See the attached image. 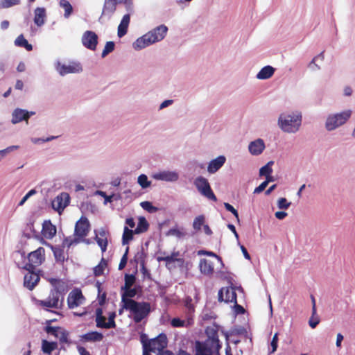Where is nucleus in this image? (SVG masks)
<instances>
[{
    "label": "nucleus",
    "mask_w": 355,
    "mask_h": 355,
    "mask_svg": "<svg viewBox=\"0 0 355 355\" xmlns=\"http://www.w3.org/2000/svg\"><path fill=\"white\" fill-rule=\"evenodd\" d=\"M302 115L299 111L281 114L278 118L279 128L287 133H295L302 125Z\"/></svg>",
    "instance_id": "obj_1"
},
{
    "label": "nucleus",
    "mask_w": 355,
    "mask_h": 355,
    "mask_svg": "<svg viewBox=\"0 0 355 355\" xmlns=\"http://www.w3.org/2000/svg\"><path fill=\"white\" fill-rule=\"evenodd\" d=\"M123 309L129 311L132 314V319L135 323L141 322L148 317L151 311L150 304L147 302H137L128 300L123 304Z\"/></svg>",
    "instance_id": "obj_2"
},
{
    "label": "nucleus",
    "mask_w": 355,
    "mask_h": 355,
    "mask_svg": "<svg viewBox=\"0 0 355 355\" xmlns=\"http://www.w3.org/2000/svg\"><path fill=\"white\" fill-rule=\"evenodd\" d=\"M351 110H346L339 113L329 114L325 122V128L328 131H333L345 124L352 115Z\"/></svg>",
    "instance_id": "obj_3"
},
{
    "label": "nucleus",
    "mask_w": 355,
    "mask_h": 355,
    "mask_svg": "<svg viewBox=\"0 0 355 355\" xmlns=\"http://www.w3.org/2000/svg\"><path fill=\"white\" fill-rule=\"evenodd\" d=\"M18 267L28 271L24 275V286L32 291L40 282V277L38 272L40 270H38L36 272L35 266H32V264H18Z\"/></svg>",
    "instance_id": "obj_4"
},
{
    "label": "nucleus",
    "mask_w": 355,
    "mask_h": 355,
    "mask_svg": "<svg viewBox=\"0 0 355 355\" xmlns=\"http://www.w3.org/2000/svg\"><path fill=\"white\" fill-rule=\"evenodd\" d=\"M167 346V337L165 334L161 333L157 337L150 339L147 344H144L143 355H150V352L156 351L162 352Z\"/></svg>",
    "instance_id": "obj_5"
},
{
    "label": "nucleus",
    "mask_w": 355,
    "mask_h": 355,
    "mask_svg": "<svg viewBox=\"0 0 355 355\" xmlns=\"http://www.w3.org/2000/svg\"><path fill=\"white\" fill-rule=\"evenodd\" d=\"M17 252L20 254L21 258L24 259L22 264H32V266H35L36 268L37 266H40L45 261V250L42 247L38 248L28 254L27 263H24L26 260L25 252L18 250Z\"/></svg>",
    "instance_id": "obj_6"
},
{
    "label": "nucleus",
    "mask_w": 355,
    "mask_h": 355,
    "mask_svg": "<svg viewBox=\"0 0 355 355\" xmlns=\"http://www.w3.org/2000/svg\"><path fill=\"white\" fill-rule=\"evenodd\" d=\"M194 185L201 195L214 202L217 200V198L213 192L207 178L202 176H198L194 180Z\"/></svg>",
    "instance_id": "obj_7"
},
{
    "label": "nucleus",
    "mask_w": 355,
    "mask_h": 355,
    "mask_svg": "<svg viewBox=\"0 0 355 355\" xmlns=\"http://www.w3.org/2000/svg\"><path fill=\"white\" fill-rule=\"evenodd\" d=\"M55 68L58 73L62 76L69 73H79L83 71L81 64L76 62H70L69 64H64L58 61L55 64Z\"/></svg>",
    "instance_id": "obj_8"
},
{
    "label": "nucleus",
    "mask_w": 355,
    "mask_h": 355,
    "mask_svg": "<svg viewBox=\"0 0 355 355\" xmlns=\"http://www.w3.org/2000/svg\"><path fill=\"white\" fill-rule=\"evenodd\" d=\"M69 195L67 193L62 192L51 201V207L58 213L61 214L64 208L69 205Z\"/></svg>",
    "instance_id": "obj_9"
},
{
    "label": "nucleus",
    "mask_w": 355,
    "mask_h": 355,
    "mask_svg": "<svg viewBox=\"0 0 355 355\" xmlns=\"http://www.w3.org/2000/svg\"><path fill=\"white\" fill-rule=\"evenodd\" d=\"M49 282L53 286L52 290L61 295L60 305H63L64 295L69 290L67 282L64 279L56 278H50Z\"/></svg>",
    "instance_id": "obj_10"
},
{
    "label": "nucleus",
    "mask_w": 355,
    "mask_h": 355,
    "mask_svg": "<svg viewBox=\"0 0 355 355\" xmlns=\"http://www.w3.org/2000/svg\"><path fill=\"white\" fill-rule=\"evenodd\" d=\"M218 299L219 302L236 303L235 288L232 286L221 288L218 291Z\"/></svg>",
    "instance_id": "obj_11"
},
{
    "label": "nucleus",
    "mask_w": 355,
    "mask_h": 355,
    "mask_svg": "<svg viewBox=\"0 0 355 355\" xmlns=\"http://www.w3.org/2000/svg\"><path fill=\"white\" fill-rule=\"evenodd\" d=\"M83 45L91 51H94L98 44V35L92 31H86L81 38Z\"/></svg>",
    "instance_id": "obj_12"
},
{
    "label": "nucleus",
    "mask_w": 355,
    "mask_h": 355,
    "mask_svg": "<svg viewBox=\"0 0 355 355\" xmlns=\"http://www.w3.org/2000/svg\"><path fill=\"white\" fill-rule=\"evenodd\" d=\"M89 230V223L86 217H81L76 223L74 235L76 238L81 239L86 236Z\"/></svg>",
    "instance_id": "obj_13"
},
{
    "label": "nucleus",
    "mask_w": 355,
    "mask_h": 355,
    "mask_svg": "<svg viewBox=\"0 0 355 355\" xmlns=\"http://www.w3.org/2000/svg\"><path fill=\"white\" fill-rule=\"evenodd\" d=\"M84 299V296L80 289L75 288L72 290L67 297L68 307L71 309H74L82 304L81 300Z\"/></svg>",
    "instance_id": "obj_14"
},
{
    "label": "nucleus",
    "mask_w": 355,
    "mask_h": 355,
    "mask_svg": "<svg viewBox=\"0 0 355 355\" xmlns=\"http://www.w3.org/2000/svg\"><path fill=\"white\" fill-rule=\"evenodd\" d=\"M205 334L207 336V339L205 341L210 343L212 346H215L216 350H219L221 345L218 339V327H207L205 329Z\"/></svg>",
    "instance_id": "obj_15"
},
{
    "label": "nucleus",
    "mask_w": 355,
    "mask_h": 355,
    "mask_svg": "<svg viewBox=\"0 0 355 355\" xmlns=\"http://www.w3.org/2000/svg\"><path fill=\"white\" fill-rule=\"evenodd\" d=\"M167 32V26L164 24H162L148 31L147 33L149 35L151 40H153V42L156 43L162 40L166 37Z\"/></svg>",
    "instance_id": "obj_16"
},
{
    "label": "nucleus",
    "mask_w": 355,
    "mask_h": 355,
    "mask_svg": "<svg viewBox=\"0 0 355 355\" xmlns=\"http://www.w3.org/2000/svg\"><path fill=\"white\" fill-rule=\"evenodd\" d=\"M153 178L156 180L174 182L178 180L179 174L176 171H163L154 173Z\"/></svg>",
    "instance_id": "obj_17"
},
{
    "label": "nucleus",
    "mask_w": 355,
    "mask_h": 355,
    "mask_svg": "<svg viewBox=\"0 0 355 355\" xmlns=\"http://www.w3.org/2000/svg\"><path fill=\"white\" fill-rule=\"evenodd\" d=\"M213 348L216 349V347L207 341H196V355H213Z\"/></svg>",
    "instance_id": "obj_18"
},
{
    "label": "nucleus",
    "mask_w": 355,
    "mask_h": 355,
    "mask_svg": "<svg viewBox=\"0 0 355 355\" xmlns=\"http://www.w3.org/2000/svg\"><path fill=\"white\" fill-rule=\"evenodd\" d=\"M226 157L224 155H219L211 159L207 166V171L210 174L216 173L225 163Z\"/></svg>",
    "instance_id": "obj_19"
},
{
    "label": "nucleus",
    "mask_w": 355,
    "mask_h": 355,
    "mask_svg": "<svg viewBox=\"0 0 355 355\" xmlns=\"http://www.w3.org/2000/svg\"><path fill=\"white\" fill-rule=\"evenodd\" d=\"M155 44L153 40L150 37L149 35L146 33L141 37L137 38L132 44L135 50H141L151 44Z\"/></svg>",
    "instance_id": "obj_20"
},
{
    "label": "nucleus",
    "mask_w": 355,
    "mask_h": 355,
    "mask_svg": "<svg viewBox=\"0 0 355 355\" xmlns=\"http://www.w3.org/2000/svg\"><path fill=\"white\" fill-rule=\"evenodd\" d=\"M266 148L265 143L262 139H257L251 141L248 145L249 152L252 155H259Z\"/></svg>",
    "instance_id": "obj_21"
},
{
    "label": "nucleus",
    "mask_w": 355,
    "mask_h": 355,
    "mask_svg": "<svg viewBox=\"0 0 355 355\" xmlns=\"http://www.w3.org/2000/svg\"><path fill=\"white\" fill-rule=\"evenodd\" d=\"M141 291V287L139 285L135 286L134 288L129 287L122 290L121 304H124V302L128 300H133L132 298L135 297Z\"/></svg>",
    "instance_id": "obj_22"
},
{
    "label": "nucleus",
    "mask_w": 355,
    "mask_h": 355,
    "mask_svg": "<svg viewBox=\"0 0 355 355\" xmlns=\"http://www.w3.org/2000/svg\"><path fill=\"white\" fill-rule=\"evenodd\" d=\"M27 110L21 108H16L12 112L11 122L12 124L19 123L23 121L28 122L26 117Z\"/></svg>",
    "instance_id": "obj_23"
},
{
    "label": "nucleus",
    "mask_w": 355,
    "mask_h": 355,
    "mask_svg": "<svg viewBox=\"0 0 355 355\" xmlns=\"http://www.w3.org/2000/svg\"><path fill=\"white\" fill-rule=\"evenodd\" d=\"M130 21V13H128L123 17V18L118 26L117 35H118L119 37L121 38V37H123L127 33Z\"/></svg>",
    "instance_id": "obj_24"
},
{
    "label": "nucleus",
    "mask_w": 355,
    "mask_h": 355,
    "mask_svg": "<svg viewBox=\"0 0 355 355\" xmlns=\"http://www.w3.org/2000/svg\"><path fill=\"white\" fill-rule=\"evenodd\" d=\"M42 234L47 239L53 238L56 234L55 226L50 220H45L42 225Z\"/></svg>",
    "instance_id": "obj_25"
},
{
    "label": "nucleus",
    "mask_w": 355,
    "mask_h": 355,
    "mask_svg": "<svg viewBox=\"0 0 355 355\" xmlns=\"http://www.w3.org/2000/svg\"><path fill=\"white\" fill-rule=\"evenodd\" d=\"M275 71V69L270 65H267L261 69L256 75L259 80H266L272 77Z\"/></svg>",
    "instance_id": "obj_26"
},
{
    "label": "nucleus",
    "mask_w": 355,
    "mask_h": 355,
    "mask_svg": "<svg viewBox=\"0 0 355 355\" xmlns=\"http://www.w3.org/2000/svg\"><path fill=\"white\" fill-rule=\"evenodd\" d=\"M119 1H105L104 6L102 11V15L100 19L103 17V16H107V17H110L112 14L114 12L116 8L117 3Z\"/></svg>",
    "instance_id": "obj_27"
},
{
    "label": "nucleus",
    "mask_w": 355,
    "mask_h": 355,
    "mask_svg": "<svg viewBox=\"0 0 355 355\" xmlns=\"http://www.w3.org/2000/svg\"><path fill=\"white\" fill-rule=\"evenodd\" d=\"M199 268L201 273L207 275H212L214 272L213 263L206 259L200 260L199 263Z\"/></svg>",
    "instance_id": "obj_28"
},
{
    "label": "nucleus",
    "mask_w": 355,
    "mask_h": 355,
    "mask_svg": "<svg viewBox=\"0 0 355 355\" xmlns=\"http://www.w3.org/2000/svg\"><path fill=\"white\" fill-rule=\"evenodd\" d=\"M80 338L81 340H84L85 342H98L103 340V335L101 332L90 331L82 335Z\"/></svg>",
    "instance_id": "obj_29"
},
{
    "label": "nucleus",
    "mask_w": 355,
    "mask_h": 355,
    "mask_svg": "<svg viewBox=\"0 0 355 355\" xmlns=\"http://www.w3.org/2000/svg\"><path fill=\"white\" fill-rule=\"evenodd\" d=\"M34 22L37 26L44 24L46 17V10L44 8H37L35 10Z\"/></svg>",
    "instance_id": "obj_30"
},
{
    "label": "nucleus",
    "mask_w": 355,
    "mask_h": 355,
    "mask_svg": "<svg viewBox=\"0 0 355 355\" xmlns=\"http://www.w3.org/2000/svg\"><path fill=\"white\" fill-rule=\"evenodd\" d=\"M58 347L57 342L48 341L46 340H42V351L44 354L50 355L53 351Z\"/></svg>",
    "instance_id": "obj_31"
},
{
    "label": "nucleus",
    "mask_w": 355,
    "mask_h": 355,
    "mask_svg": "<svg viewBox=\"0 0 355 355\" xmlns=\"http://www.w3.org/2000/svg\"><path fill=\"white\" fill-rule=\"evenodd\" d=\"M55 321V320H49L46 321V326L44 327V331L49 334L53 336L55 338L58 336L59 331L62 330L60 327H53L51 325V323Z\"/></svg>",
    "instance_id": "obj_32"
},
{
    "label": "nucleus",
    "mask_w": 355,
    "mask_h": 355,
    "mask_svg": "<svg viewBox=\"0 0 355 355\" xmlns=\"http://www.w3.org/2000/svg\"><path fill=\"white\" fill-rule=\"evenodd\" d=\"M149 224L144 217H139L137 227L134 230L135 234H139L146 232Z\"/></svg>",
    "instance_id": "obj_33"
},
{
    "label": "nucleus",
    "mask_w": 355,
    "mask_h": 355,
    "mask_svg": "<svg viewBox=\"0 0 355 355\" xmlns=\"http://www.w3.org/2000/svg\"><path fill=\"white\" fill-rule=\"evenodd\" d=\"M15 45L25 48L28 51L33 50L32 44H29L22 34L19 35L15 40Z\"/></svg>",
    "instance_id": "obj_34"
},
{
    "label": "nucleus",
    "mask_w": 355,
    "mask_h": 355,
    "mask_svg": "<svg viewBox=\"0 0 355 355\" xmlns=\"http://www.w3.org/2000/svg\"><path fill=\"white\" fill-rule=\"evenodd\" d=\"M106 322H105V318L103 316V310L101 308H97L96 310V325L98 328H105Z\"/></svg>",
    "instance_id": "obj_35"
},
{
    "label": "nucleus",
    "mask_w": 355,
    "mask_h": 355,
    "mask_svg": "<svg viewBox=\"0 0 355 355\" xmlns=\"http://www.w3.org/2000/svg\"><path fill=\"white\" fill-rule=\"evenodd\" d=\"M134 230L129 229L127 226L124 227L123 234L122 236V244L127 245L133 239Z\"/></svg>",
    "instance_id": "obj_36"
},
{
    "label": "nucleus",
    "mask_w": 355,
    "mask_h": 355,
    "mask_svg": "<svg viewBox=\"0 0 355 355\" xmlns=\"http://www.w3.org/2000/svg\"><path fill=\"white\" fill-rule=\"evenodd\" d=\"M53 253L57 262L63 263L64 261V248L62 246L58 245L57 248H54Z\"/></svg>",
    "instance_id": "obj_37"
},
{
    "label": "nucleus",
    "mask_w": 355,
    "mask_h": 355,
    "mask_svg": "<svg viewBox=\"0 0 355 355\" xmlns=\"http://www.w3.org/2000/svg\"><path fill=\"white\" fill-rule=\"evenodd\" d=\"M146 254L144 252V247L141 246L140 250H139L134 257V261L137 264L144 265Z\"/></svg>",
    "instance_id": "obj_38"
},
{
    "label": "nucleus",
    "mask_w": 355,
    "mask_h": 355,
    "mask_svg": "<svg viewBox=\"0 0 355 355\" xmlns=\"http://www.w3.org/2000/svg\"><path fill=\"white\" fill-rule=\"evenodd\" d=\"M274 164L273 161H269L266 165L259 169V175L261 176H268L272 173V166Z\"/></svg>",
    "instance_id": "obj_39"
},
{
    "label": "nucleus",
    "mask_w": 355,
    "mask_h": 355,
    "mask_svg": "<svg viewBox=\"0 0 355 355\" xmlns=\"http://www.w3.org/2000/svg\"><path fill=\"white\" fill-rule=\"evenodd\" d=\"M60 6L64 10V17L68 19L73 12V7L69 1H59Z\"/></svg>",
    "instance_id": "obj_40"
},
{
    "label": "nucleus",
    "mask_w": 355,
    "mask_h": 355,
    "mask_svg": "<svg viewBox=\"0 0 355 355\" xmlns=\"http://www.w3.org/2000/svg\"><path fill=\"white\" fill-rule=\"evenodd\" d=\"M48 297L51 299V300L54 303V304H55V306L58 309L62 306V305H60L61 295L56 293L55 291H54L53 290L51 289L50 291V293Z\"/></svg>",
    "instance_id": "obj_41"
},
{
    "label": "nucleus",
    "mask_w": 355,
    "mask_h": 355,
    "mask_svg": "<svg viewBox=\"0 0 355 355\" xmlns=\"http://www.w3.org/2000/svg\"><path fill=\"white\" fill-rule=\"evenodd\" d=\"M205 216L200 215L196 217L193 222V227L195 230L199 231L201 230L202 226H204L205 223Z\"/></svg>",
    "instance_id": "obj_42"
},
{
    "label": "nucleus",
    "mask_w": 355,
    "mask_h": 355,
    "mask_svg": "<svg viewBox=\"0 0 355 355\" xmlns=\"http://www.w3.org/2000/svg\"><path fill=\"white\" fill-rule=\"evenodd\" d=\"M135 275L134 274H125V284L124 286L121 287V291L129 287H132V286L135 282Z\"/></svg>",
    "instance_id": "obj_43"
},
{
    "label": "nucleus",
    "mask_w": 355,
    "mask_h": 355,
    "mask_svg": "<svg viewBox=\"0 0 355 355\" xmlns=\"http://www.w3.org/2000/svg\"><path fill=\"white\" fill-rule=\"evenodd\" d=\"M19 148V146H10L4 149L0 150V162L6 157V155L14 150Z\"/></svg>",
    "instance_id": "obj_44"
},
{
    "label": "nucleus",
    "mask_w": 355,
    "mask_h": 355,
    "mask_svg": "<svg viewBox=\"0 0 355 355\" xmlns=\"http://www.w3.org/2000/svg\"><path fill=\"white\" fill-rule=\"evenodd\" d=\"M137 182L142 189H146L151 184V182L148 180L147 175L145 174L139 175Z\"/></svg>",
    "instance_id": "obj_45"
},
{
    "label": "nucleus",
    "mask_w": 355,
    "mask_h": 355,
    "mask_svg": "<svg viewBox=\"0 0 355 355\" xmlns=\"http://www.w3.org/2000/svg\"><path fill=\"white\" fill-rule=\"evenodd\" d=\"M140 206L150 214L155 213L158 210L157 207L153 206L150 201H143L140 203Z\"/></svg>",
    "instance_id": "obj_46"
},
{
    "label": "nucleus",
    "mask_w": 355,
    "mask_h": 355,
    "mask_svg": "<svg viewBox=\"0 0 355 355\" xmlns=\"http://www.w3.org/2000/svg\"><path fill=\"white\" fill-rule=\"evenodd\" d=\"M115 44L112 41L107 42L104 49L103 50L101 57L105 58L110 53L112 52L114 50Z\"/></svg>",
    "instance_id": "obj_47"
},
{
    "label": "nucleus",
    "mask_w": 355,
    "mask_h": 355,
    "mask_svg": "<svg viewBox=\"0 0 355 355\" xmlns=\"http://www.w3.org/2000/svg\"><path fill=\"white\" fill-rule=\"evenodd\" d=\"M80 242V239H78L76 237L75 238H71V237H67L64 239L62 242V248L67 247L69 248L71 246L73 245H76Z\"/></svg>",
    "instance_id": "obj_48"
},
{
    "label": "nucleus",
    "mask_w": 355,
    "mask_h": 355,
    "mask_svg": "<svg viewBox=\"0 0 355 355\" xmlns=\"http://www.w3.org/2000/svg\"><path fill=\"white\" fill-rule=\"evenodd\" d=\"M95 240L98 245L101 248L102 252H105L107 250L108 241L107 239H103L98 236V234L95 236Z\"/></svg>",
    "instance_id": "obj_49"
},
{
    "label": "nucleus",
    "mask_w": 355,
    "mask_h": 355,
    "mask_svg": "<svg viewBox=\"0 0 355 355\" xmlns=\"http://www.w3.org/2000/svg\"><path fill=\"white\" fill-rule=\"evenodd\" d=\"M116 313L115 312H110L109 313L108 316V321L105 324V326H106V329H111V328H115L116 327V322H115V318H116Z\"/></svg>",
    "instance_id": "obj_50"
},
{
    "label": "nucleus",
    "mask_w": 355,
    "mask_h": 355,
    "mask_svg": "<svg viewBox=\"0 0 355 355\" xmlns=\"http://www.w3.org/2000/svg\"><path fill=\"white\" fill-rule=\"evenodd\" d=\"M166 236H175L179 239L183 237L184 236V233L178 230L177 227H173L168 230L166 233Z\"/></svg>",
    "instance_id": "obj_51"
},
{
    "label": "nucleus",
    "mask_w": 355,
    "mask_h": 355,
    "mask_svg": "<svg viewBox=\"0 0 355 355\" xmlns=\"http://www.w3.org/2000/svg\"><path fill=\"white\" fill-rule=\"evenodd\" d=\"M291 205L286 198H280L277 201V207L279 209H287Z\"/></svg>",
    "instance_id": "obj_52"
},
{
    "label": "nucleus",
    "mask_w": 355,
    "mask_h": 355,
    "mask_svg": "<svg viewBox=\"0 0 355 355\" xmlns=\"http://www.w3.org/2000/svg\"><path fill=\"white\" fill-rule=\"evenodd\" d=\"M178 255V252H173L171 255H168V256L165 257L166 266L167 268L169 267V265L171 263L179 261V259L176 258V257Z\"/></svg>",
    "instance_id": "obj_53"
},
{
    "label": "nucleus",
    "mask_w": 355,
    "mask_h": 355,
    "mask_svg": "<svg viewBox=\"0 0 355 355\" xmlns=\"http://www.w3.org/2000/svg\"><path fill=\"white\" fill-rule=\"evenodd\" d=\"M96 194L103 197L105 200L104 204H107V202H112L114 200V194L107 195L105 191H97Z\"/></svg>",
    "instance_id": "obj_54"
},
{
    "label": "nucleus",
    "mask_w": 355,
    "mask_h": 355,
    "mask_svg": "<svg viewBox=\"0 0 355 355\" xmlns=\"http://www.w3.org/2000/svg\"><path fill=\"white\" fill-rule=\"evenodd\" d=\"M38 304L43 307L58 309L49 297L44 300H40Z\"/></svg>",
    "instance_id": "obj_55"
},
{
    "label": "nucleus",
    "mask_w": 355,
    "mask_h": 355,
    "mask_svg": "<svg viewBox=\"0 0 355 355\" xmlns=\"http://www.w3.org/2000/svg\"><path fill=\"white\" fill-rule=\"evenodd\" d=\"M68 332L62 329V330L59 331L58 336L56 337V338L59 339L60 342L62 343H68Z\"/></svg>",
    "instance_id": "obj_56"
},
{
    "label": "nucleus",
    "mask_w": 355,
    "mask_h": 355,
    "mask_svg": "<svg viewBox=\"0 0 355 355\" xmlns=\"http://www.w3.org/2000/svg\"><path fill=\"white\" fill-rule=\"evenodd\" d=\"M37 193V191L35 189H31L19 201L18 206H22L29 198Z\"/></svg>",
    "instance_id": "obj_57"
},
{
    "label": "nucleus",
    "mask_w": 355,
    "mask_h": 355,
    "mask_svg": "<svg viewBox=\"0 0 355 355\" xmlns=\"http://www.w3.org/2000/svg\"><path fill=\"white\" fill-rule=\"evenodd\" d=\"M224 207L226 209V210L231 212L236 218L238 222H239V213L237 210L228 202H225Z\"/></svg>",
    "instance_id": "obj_58"
},
{
    "label": "nucleus",
    "mask_w": 355,
    "mask_h": 355,
    "mask_svg": "<svg viewBox=\"0 0 355 355\" xmlns=\"http://www.w3.org/2000/svg\"><path fill=\"white\" fill-rule=\"evenodd\" d=\"M171 324L173 327H183L185 326V321L179 318H174L171 320Z\"/></svg>",
    "instance_id": "obj_59"
},
{
    "label": "nucleus",
    "mask_w": 355,
    "mask_h": 355,
    "mask_svg": "<svg viewBox=\"0 0 355 355\" xmlns=\"http://www.w3.org/2000/svg\"><path fill=\"white\" fill-rule=\"evenodd\" d=\"M320 322V319H319V317L318 315L316 314L315 315H313V314L311 315V317L310 318L309 320V326L314 329L317 327V325L319 324Z\"/></svg>",
    "instance_id": "obj_60"
},
{
    "label": "nucleus",
    "mask_w": 355,
    "mask_h": 355,
    "mask_svg": "<svg viewBox=\"0 0 355 355\" xmlns=\"http://www.w3.org/2000/svg\"><path fill=\"white\" fill-rule=\"evenodd\" d=\"M270 345H271V348H272L270 353H274L277 350V347H278V334L277 333L275 334V335L273 336L272 339L270 343Z\"/></svg>",
    "instance_id": "obj_61"
},
{
    "label": "nucleus",
    "mask_w": 355,
    "mask_h": 355,
    "mask_svg": "<svg viewBox=\"0 0 355 355\" xmlns=\"http://www.w3.org/2000/svg\"><path fill=\"white\" fill-rule=\"evenodd\" d=\"M95 236L98 234V237L103 239H107V235L109 234L108 231L105 227H101L98 230H94Z\"/></svg>",
    "instance_id": "obj_62"
},
{
    "label": "nucleus",
    "mask_w": 355,
    "mask_h": 355,
    "mask_svg": "<svg viewBox=\"0 0 355 355\" xmlns=\"http://www.w3.org/2000/svg\"><path fill=\"white\" fill-rule=\"evenodd\" d=\"M105 267L102 263H98L96 266L94 268V275L96 277L100 276L103 275Z\"/></svg>",
    "instance_id": "obj_63"
},
{
    "label": "nucleus",
    "mask_w": 355,
    "mask_h": 355,
    "mask_svg": "<svg viewBox=\"0 0 355 355\" xmlns=\"http://www.w3.org/2000/svg\"><path fill=\"white\" fill-rule=\"evenodd\" d=\"M141 272L143 275L144 279H148L151 280V274L149 270L146 268L145 264L141 265Z\"/></svg>",
    "instance_id": "obj_64"
}]
</instances>
